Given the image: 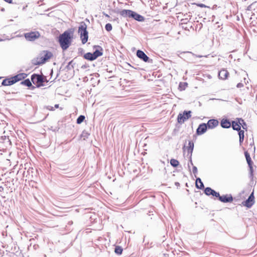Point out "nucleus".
I'll return each instance as SVG.
<instances>
[{
	"mask_svg": "<svg viewBox=\"0 0 257 257\" xmlns=\"http://www.w3.org/2000/svg\"><path fill=\"white\" fill-rule=\"evenodd\" d=\"M72 36L70 32L65 31L59 37L60 45L63 50H66L70 45Z\"/></svg>",
	"mask_w": 257,
	"mask_h": 257,
	"instance_id": "nucleus-1",
	"label": "nucleus"
},
{
	"mask_svg": "<svg viewBox=\"0 0 257 257\" xmlns=\"http://www.w3.org/2000/svg\"><path fill=\"white\" fill-rule=\"evenodd\" d=\"M53 56L51 52L43 51L41 52L38 57L37 58L35 64L40 65L45 63Z\"/></svg>",
	"mask_w": 257,
	"mask_h": 257,
	"instance_id": "nucleus-2",
	"label": "nucleus"
},
{
	"mask_svg": "<svg viewBox=\"0 0 257 257\" xmlns=\"http://www.w3.org/2000/svg\"><path fill=\"white\" fill-rule=\"evenodd\" d=\"M78 33L80 35L82 43L85 44L88 40V32L86 30V26L85 24H82L78 29Z\"/></svg>",
	"mask_w": 257,
	"mask_h": 257,
	"instance_id": "nucleus-3",
	"label": "nucleus"
},
{
	"mask_svg": "<svg viewBox=\"0 0 257 257\" xmlns=\"http://www.w3.org/2000/svg\"><path fill=\"white\" fill-rule=\"evenodd\" d=\"M40 37V34L38 31L31 32L25 34V37L30 41H33Z\"/></svg>",
	"mask_w": 257,
	"mask_h": 257,
	"instance_id": "nucleus-4",
	"label": "nucleus"
},
{
	"mask_svg": "<svg viewBox=\"0 0 257 257\" xmlns=\"http://www.w3.org/2000/svg\"><path fill=\"white\" fill-rule=\"evenodd\" d=\"M191 111H185L183 114L180 113L178 116V121L180 123H183L191 117Z\"/></svg>",
	"mask_w": 257,
	"mask_h": 257,
	"instance_id": "nucleus-5",
	"label": "nucleus"
},
{
	"mask_svg": "<svg viewBox=\"0 0 257 257\" xmlns=\"http://www.w3.org/2000/svg\"><path fill=\"white\" fill-rule=\"evenodd\" d=\"M31 80L34 84L39 85L43 82L42 77L39 75L33 74L31 76Z\"/></svg>",
	"mask_w": 257,
	"mask_h": 257,
	"instance_id": "nucleus-6",
	"label": "nucleus"
},
{
	"mask_svg": "<svg viewBox=\"0 0 257 257\" xmlns=\"http://www.w3.org/2000/svg\"><path fill=\"white\" fill-rule=\"evenodd\" d=\"M254 199L253 193L252 192L248 199L243 203V205L248 208L251 207L254 203Z\"/></svg>",
	"mask_w": 257,
	"mask_h": 257,
	"instance_id": "nucleus-7",
	"label": "nucleus"
},
{
	"mask_svg": "<svg viewBox=\"0 0 257 257\" xmlns=\"http://www.w3.org/2000/svg\"><path fill=\"white\" fill-rule=\"evenodd\" d=\"M217 197L219 198V200L224 203L226 202H231L233 200V198L231 195H226L223 196H220L219 194V196Z\"/></svg>",
	"mask_w": 257,
	"mask_h": 257,
	"instance_id": "nucleus-8",
	"label": "nucleus"
},
{
	"mask_svg": "<svg viewBox=\"0 0 257 257\" xmlns=\"http://www.w3.org/2000/svg\"><path fill=\"white\" fill-rule=\"evenodd\" d=\"M207 126L205 123L200 124L197 129L196 133L198 135L203 134L207 130Z\"/></svg>",
	"mask_w": 257,
	"mask_h": 257,
	"instance_id": "nucleus-9",
	"label": "nucleus"
},
{
	"mask_svg": "<svg viewBox=\"0 0 257 257\" xmlns=\"http://www.w3.org/2000/svg\"><path fill=\"white\" fill-rule=\"evenodd\" d=\"M204 192L206 195L209 196L212 195L213 196L218 197L219 196V193L216 192L214 190L212 189L210 187H207L204 190Z\"/></svg>",
	"mask_w": 257,
	"mask_h": 257,
	"instance_id": "nucleus-10",
	"label": "nucleus"
},
{
	"mask_svg": "<svg viewBox=\"0 0 257 257\" xmlns=\"http://www.w3.org/2000/svg\"><path fill=\"white\" fill-rule=\"evenodd\" d=\"M119 14L124 18H131L133 11L128 10H123L120 12Z\"/></svg>",
	"mask_w": 257,
	"mask_h": 257,
	"instance_id": "nucleus-11",
	"label": "nucleus"
},
{
	"mask_svg": "<svg viewBox=\"0 0 257 257\" xmlns=\"http://www.w3.org/2000/svg\"><path fill=\"white\" fill-rule=\"evenodd\" d=\"M137 56L143 60L145 62H147L149 59V57L146 55V54L141 50H138L137 52Z\"/></svg>",
	"mask_w": 257,
	"mask_h": 257,
	"instance_id": "nucleus-12",
	"label": "nucleus"
},
{
	"mask_svg": "<svg viewBox=\"0 0 257 257\" xmlns=\"http://www.w3.org/2000/svg\"><path fill=\"white\" fill-rule=\"evenodd\" d=\"M218 124V121L216 119H210L206 124L207 127L209 128H213Z\"/></svg>",
	"mask_w": 257,
	"mask_h": 257,
	"instance_id": "nucleus-13",
	"label": "nucleus"
},
{
	"mask_svg": "<svg viewBox=\"0 0 257 257\" xmlns=\"http://www.w3.org/2000/svg\"><path fill=\"white\" fill-rule=\"evenodd\" d=\"M228 74L229 73L227 72L226 70L222 69L219 72L218 76L220 79L224 80L227 78Z\"/></svg>",
	"mask_w": 257,
	"mask_h": 257,
	"instance_id": "nucleus-14",
	"label": "nucleus"
},
{
	"mask_svg": "<svg viewBox=\"0 0 257 257\" xmlns=\"http://www.w3.org/2000/svg\"><path fill=\"white\" fill-rule=\"evenodd\" d=\"M27 75L25 73H20L15 76L14 77H13V79H14V80L16 83L19 81H20L25 78L27 77Z\"/></svg>",
	"mask_w": 257,
	"mask_h": 257,
	"instance_id": "nucleus-15",
	"label": "nucleus"
},
{
	"mask_svg": "<svg viewBox=\"0 0 257 257\" xmlns=\"http://www.w3.org/2000/svg\"><path fill=\"white\" fill-rule=\"evenodd\" d=\"M15 83L13 77L9 79H5L2 82V85L4 86H10Z\"/></svg>",
	"mask_w": 257,
	"mask_h": 257,
	"instance_id": "nucleus-16",
	"label": "nucleus"
},
{
	"mask_svg": "<svg viewBox=\"0 0 257 257\" xmlns=\"http://www.w3.org/2000/svg\"><path fill=\"white\" fill-rule=\"evenodd\" d=\"M131 18H132L134 19L135 20H137L139 22H142L144 20V18L143 16L136 13L135 12H133V14L132 15Z\"/></svg>",
	"mask_w": 257,
	"mask_h": 257,
	"instance_id": "nucleus-17",
	"label": "nucleus"
},
{
	"mask_svg": "<svg viewBox=\"0 0 257 257\" xmlns=\"http://www.w3.org/2000/svg\"><path fill=\"white\" fill-rule=\"evenodd\" d=\"M221 125L223 128H229L231 126V123L226 119H223L221 122Z\"/></svg>",
	"mask_w": 257,
	"mask_h": 257,
	"instance_id": "nucleus-18",
	"label": "nucleus"
},
{
	"mask_svg": "<svg viewBox=\"0 0 257 257\" xmlns=\"http://www.w3.org/2000/svg\"><path fill=\"white\" fill-rule=\"evenodd\" d=\"M232 126L233 130L239 131L240 130V124L238 122V119L236 121H233L232 122Z\"/></svg>",
	"mask_w": 257,
	"mask_h": 257,
	"instance_id": "nucleus-19",
	"label": "nucleus"
},
{
	"mask_svg": "<svg viewBox=\"0 0 257 257\" xmlns=\"http://www.w3.org/2000/svg\"><path fill=\"white\" fill-rule=\"evenodd\" d=\"M84 57L85 59L90 61H93L95 60L93 54L91 53H87L85 54L84 55Z\"/></svg>",
	"mask_w": 257,
	"mask_h": 257,
	"instance_id": "nucleus-20",
	"label": "nucleus"
},
{
	"mask_svg": "<svg viewBox=\"0 0 257 257\" xmlns=\"http://www.w3.org/2000/svg\"><path fill=\"white\" fill-rule=\"evenodd\" d=\"M196 186L197 188L202 189L203 187V184L200 178H197L196 180Z\"/></svg>",
	"mask_w": 257,
	"mask_h": 257,
	"instance_id": "nucleus-21",
	"label": "nucleus"
},
{
	"mask_svg": "<svg viewBox=\"0 0 257 257\" xmlns=\"http://www.w3.org/2000/svg\"><path fill=\"white\" fill-rule=\"evenodd\" d=\"M239 132H238V135H239V143L240 144H241L243 141V139H244V131H242V130H239L238 131Z\"/></svg>",
	"mask_w": 257,
	"mask_h": 257,
	"instance_id": "nucleus-22",
	"label": "nucleus"
},
{
	"mask_svg": "<svg viewBox=\"0 0 257 257\" xmlns=\"http://www.w3.org/2000/svg\"><path fill=\"white\" fill-rule=\"evenodd\" d=\"M92 54L95 59L102 55V53L98 50H95Z\"/></svg>",
	"mask_w": 257,
	"mask_h": 257,
	"instance_id": "nucleus-23",
	"label": "nucleus"
},
{
	"mask_svg": "<svg viewBox=\"0 0 257 257\" xmlns=\"http://www.w3.org/2000/svg\"><path fill=\"white\" fill-rule=\"evenodd\" d=\"M238 122L240 124V127L241 126L243 129H246V124L242 119H238Z\"/></svg>",
	"mask_w": 257,
	"mask_h": 257,
	"instance_id": "nucleus-24",
	"label": "nucleus"
},
{
	"mask_svg": "<svg viewBox=\"0 0 257 257\" xmlns=\"http://www.w3.org/2000/svg\"><path fill=\"white\" fill-rule=\"evenodd\" d=\"M170 164L171 165L174 167H177L179 165V162L177 160H175V159H171V161H170Z\"/></svg>",
	"mask_w": 257,
	"mask_h": 257,
	"instance_id": "nucleus-25",
	"label": "nucleus"
},
{
	"mask_svg": "<svg viewBox=\"0 0 257 257\" xmlns=\"http://www.w3.org/2000/svg\"><path fill=\"white\" fill-rule=\"evenodd\" d=\"M21 84L29 87L32 85L31 82L29 79H26L24 81H22L21 82Z\"/></svg>",
	"mask_w": 257,
	"mask_h": 257,
	"instance_id": "nucleus-26",
	"label": "nucleus"
},
{
	"mask_svg": "<svg viewBox=\"0 0 257 257\" xmlns=\"http://www.w3.org/2000/svg\"><path fill=\"white\" fill-rule=\"evenodd\" d=\"M245 156L246 158V161L249 165H250L251 158L249 154L247 152L245 153Z\"/></svg>",
	"mask_w": 257,
	"mask_h": 257,
	"instance_id": "nucleus-27",
	"label": "nucleus"
},
{
	"mask_svg": "<svg viewBox=\"0 0 257 257\" xmlns=\"http://www.w3.org/2000/svg\"><path fill=\"white\" fill-rule=\"evenodd\" d=\"M85 119V116L84 115H80L78 118L77 119V123L78 124H80Z\"/></svg>",
	"mask_w": 257,
	"mask_h": 257,
	"instance_id": "nucleus-28",
	"label": "nucleus"
},
{
	"mask_svg": "<svg viewBox=\"0 0 257 257\" xmlns=\"http://www.w3.org/2000/svg\"><path fill=\"white\" fill-rule=\"evenodd\" d=\"M122 249L120 246H116L115 248V252L118 254H120L122 253Z\"/></svg>",
	"mask_w": 257,
	"mask_h": 257,
	"instance_id": "nucleus-29",
	"label": "nucleus"
},
{
	"mask_svg": "<svg viewBox=\"0 0 257 257\" xmlns=\"http://www.w3.org/2000/svg\"><path fill=\"white\" fill-rule=\"evenodd\" d=\"M105 28L107 31L109 32L112 30V28L111 25L108 23L105 25Z\"/></svg>",
	"mask_w": 257,
	"mask_h": 257,
	"instance_id": "nucleus-30",
	"label": "nucleus"
},
{
	"mask_svg": "<svg viewBox=\"0 0 257 257\" xmlns=\"http://www.w3.org/2000/svg\"><path fill=\"white\" fill-rule=\"evenodd\" d=\"M188 145H189V148L191 150V151L192 152L193 150L194 144L192 142H189Z\"/></svg>",
	"mask_w": 257,
	"mask_h": 257,
	"instance_id": "nucleus-31",
	"label": "nucleus"
},
{
	"mask_svg": "<svg viewBox=\"0 0 257 257\" xmlns=\"http://www.w3.org/2000/svg\"><path fill=\"white\" fill-rule=\"evenodd\" d=\"M197 6L201 8H209L208 7L206 6V5H205L203 4H197Z\"/></svg>",
	"mask_w": 257,
	"mask_h": 257,
	"instance_id": "nucleus-32",
	"label": "nucleus"
},
{
	"mask_svg": "<svg viewBox=\"0 0 257 257\" xmlns=\"http://www.w3.org/2000/svg\"><path fill=\"white\" fill-rule=\"evenodd\" d=\"M197 167H195V166H194V167H193V173H194V174H195V173H197Z\"/></svg>",
	"mask_w": 257,
	"mask_h": 257,
	"instance_id": "nucleus-33",
	"label": "nucleus"
},
{
	"mask_svg": "<svg viewBox=\"0 0 257 257\" xmlns=\"http://www.w3.org/2000/svg\"><path fill=\"white\" fill-rule=\"evenodd\" d=\"M236 86L237 88H241V87H243V84L241 83H239L237 84Z\"/></svg>",
	"mask_w": 257,
	"mask_h": 257,
	"instance_id": "nucleus-34",
	"label": "nucleus"
},
{
	"mask_svg": "<svg viewBox=\"0 0 257 257\" xmlns=\"http://www.w3.org/2000/svg\"><path fill=\"white\" fill-rule=\"evenodd\" d=\"M5 2L8 3H12V0H4Z\"/></svg>",
	"mask_w": 257,
	"mask_h": 257,
	"instance_id": "nucleus-35",
	"label": "nucleus"
},
{
	"mask_svg": "<svg viewBox=\"0 0 257 257\" xmlns=\"http://www.w3.org/2000/svg\"><path fill=\"white\" fill-rule=\"evenodd\" d=\"M104 15L105 16V17H109V16L107 14H104Z\"/></svg>",
	"mask_w": 257,
	"mask_h": 257,
	"instance_id": "nucleus-36",
	"label": "nucleus"
},
{
	"mask_svg": "<svg viewBox=\"0 0 257 257\" xmlns=\"http://www.w3.org/2000/svg\"><path fill=\"white\" fill-rule=\"evenodd\" d=\"M55 107H56V108L58 107V104H56V105H55Z\"/></svg>",
	"mask_w": 257,
	"mask_h": 257,
	"instance_id": "nucleus-37",
	"label": "nucleus"
}]
</instances>
